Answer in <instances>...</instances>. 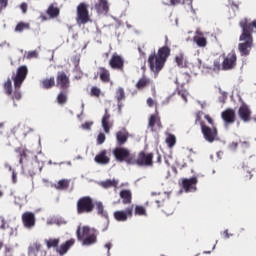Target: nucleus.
<instances>
[{
	"mask_svg": "<svg viewBox=\"0 0 256 256\" xmlns=\"http://www.w3.org/2000/svg\"><path fill=\"white\" fill-rule=\"evenodd\" d=\"M55 223H57V225H66V220H64V218H57V220H55Z\"/></svg>",
	"mask_w": 256,
	"mask_h": 256,
	"instance_id": "obj_55",
	"label": "nucleus"
},
{
	"mask_svg": "<svg viewBox=\"0 0 256 256\" xmlns=\"http://www.w3.org/2000/svg\"><path fill=\"white\" fill-rule=\"evenodd\" d=\"M47 15H49L51 19H55L56 17H59L60 15L59 7H55V5H49L47 9Z\"/></svg>",
	"mask_w": 256,
	"mask_h": 256,
	"instance_id": "obj_32",
	"label": "nucleus"
},
{
	"mask_svg": "<svg viewBox=\"0 0 256 256\" xmlns=\"http://www.w3.org/2000/svg\"><path fill=\"white\" fill-rule=\"evenodd\" d=\"M94 9L98 15H107L109 13L110 5L108 0H97L94 4Z\"/></svg>",
	"mask_w": 256,
	"mask_h": 256,
	"instance_id": "obj_19",
	"label": "nucleus"
},
{
	"mask_svg": "<svg viewBox=\"0 0 256 256\" xmlns=\"http://www.w3.org/2000/svg\"><path fill=\"white\" fill-rule=\"evenodd\" d=\"M204 118L206 119V121H208V123H210V125H214V121H213V118L211 117V115L206 114V115H204Z\"/></svg>",
	"mask_w": 256,
	"mask_h": 256,
	"instance_id": "obj_54",
	"label": "nucleus"
},
{
	"mask_svg": "<svg viewBox=\"0 0 256 256\" xmlns=\"http://www.w3.org/2000/svg\"><path fill=\"white\" fill-rule=\"evenodd\" d=\"M135 215H147L146 208L143 205H136Z\"/></svg>",
	"mask_w": 256,
	"mask_h": 256,
	"instance_id": "obj_43",
	"label": "nucleus"
},
{
	"mask_svg": "<svg viewBox=\"0 0 256 256\" xmlns=\"http://www.w3.org/2000/svg\"><path fill=\"white\" fill-rule=\"evenodd\" d=\"M129 139V131L125 127L116 132V141L118 147H122Z\"/></svg>",
	"mask_w": 256,
	"mask_h": 256,
	"instance_id": "obj_21",
	"label": "nucleus"
},
{
	"mask_svg": "<svg viewBox=\"0 0 256 256\" xmlns=\"http://www.w3.org/2000/svg\"><path fill=\"white\" fill-rule=\"evenodd\" d=\"M202 134L204 135V139H206V141L213 143V141H215L218 137V129L215 126V123L212 125V127H209L206 125V123H204Z\"/></svg>",
	"mask_w": 256,
	"mask_h": 256,
	"instance_id": "obj_12",
	"label": "nucleus"
},
{
	"mask_svg": "<svg viewBox=\"0 0 256 256\" xmlns=\"http://www.w3.org/2000/svg\"><path fill=\"white\" fill-rule=\"evenodd\" d=\"M241 146L248 148V147H250V143H249V141H241Z\"/></svg>",
	"mask_w": 256,
	"mask_h": 256,
	"instance_id": "obj_60",
	"label": "nucleus"
},
{
	"mask_svg": "<svg viewBox=\"0 0 256 256\" xmlns=\"http://www.w3.org/2000/svg\"><path fill=\"white\" fill-rule=\"evenodd\" d=\"M170 55H171V47H169L168 37H166V44L163 47H160L158 49L157 55L156 53H152L148 57L150 70L153 71L154 73H159L163 69Z\"/></svg>",
	"mask_w": 256,
	"mask_h": 256,
	"instance_id": "obj_1",
	"label": "nucleus"
},
{
	"mask_svg": "<svg viewBox=\"0 0 256 256\" xmlns=\"http://www.w3.org/2000/svg\"><path fill=\"white\" fill-rule=\"evenodd\" d=\"M166 143L168 147H174V145L177 143L176 135L169 133V135L166 137Z\"/></svg>",
	"mask_w": 256,
	"mask_h": 256,
	"instance_id": "obj_40",
	"label": "nucleus"
},
{
	"mask_svg": "<svg viewBox=\"0 0 256 256\" xmlns=\"http://www.w3.org/2000/svg\"><path fill=\"white\" fill-rule=\"evenodd\" d=\"M224 237L226 239H229V237H230L229 230H224Z\"/></svg>",
	"mask_w": 256,
	"mask_h": 256,
	"instance_id": "obj_63",
	"label": "nucleus"
},
{
	"mask_svg": "<svg viewBox=\"0 0 256 256\" xmlns=\"http://www.w3.org/2000/svg\"><path fill=\"white\" fill-rule=\"evenodd\" d=\"M147 105H149V107H153L155 105V101L152 99V97H148Z\"/></svg>",
	"mask_w": 256,
	"mask_h": 256,
	"instance_id": "obj_58",
	"label": "nucleus"
},
{
	"mask_svg": "<svg viewBox=\"0 0 256 256\" xmlns=\"http://www.w3.org/2000/svg\"><path fill=\"white\" fill-rule=\"evenodd\" d=\"M76 209L78 215H82V213H92L95 209V200L91 195H83L77 199Z\"/></svg>",
	"mask_w": 256,
	"mask_h": 256,
	"instance_id": "obj_4",
	"label": "nucleus"
},
{
	"mask_svg": "<svg viewBox=\"0 0 256 256\" xmlns=\"http://www.w3.org/2000/svg\"><path fill=\"white\" fill-rule=\"evenodd\" d=\"M22 222L24 224V227H27L28 229H32V227H35L36 225V216L33 211H25L24 214H22Z\"/></svg>",
	"mask_w": 256,
	"mask_h": 256,
	"instance_id": "obj_18",
	"label": "nucleus"
},
{
	"mask_svg": "<svg viewBox=\"0 0 256 256\" xmlns=\"http://www.w3.org/2000/svg\"><path fill=\"white\" fill-rule=\"evenodd\" d=\"M133 209L134 205H129L126 209L114 211V219H116V221H127L129 217H133Z\"/></svg>",
	"mask_w": 256,
	"mask_h": 256,
	"instance_id": "obj_13",
	"label": "nucleus"
},
{
	"mask_svg": "<svg viewBox=\"0 0 256 256\" xmlns=\"http://www.w3.org/2000/svg\"><path fill=\"white\" fill-rule=\"evenodd\" d=\"M148 129L151 131H159L160 129H163V123L161 122V117L157 109L148 119Z\"/></svg>",
	"mask_w": 256,
	"mask_h": 256,
	"instance_id": "obj_11",
	"label": "nucleus"
},
{
	"mask_svg": "<svg viewBox=\"0 0 256 256\" xmlns=\"http://www.w3.org/2000/svg\"><path fill=\"white\" fill-rule=\"evenodd\" d=\"M69 99V90L67 89H60L56 101L59 103V105H65V103H68Z\"/></svg>",
	"mask_w": 256,
	"mask_h": 256,
	"instance_id": "obj_24",
	"label": "nucleus"
},
{
	"mask_svg": "<svg viewBox=\"0 0 256 256\" xmlns=\"http://www.w3.org/2000/svg\"><path fill=\"white\" fill-rule=\"evenodd\" d=\"M106 135L105 133H99L97 137V143L101 145L102 143H105Z\"/></svg>",
	"mask_w": 256,
	"mask_h": 256,
	"instance_id": "obj_48",
	"label": "nucleus"
},
{
	"mask_svg": "<svg viewBox=\"0 0 256 256\" xmlns=\"http://www.w3.org/2000/svg\"><path fill=\"white\" fill-rule=\"evenodd\" d=\"M56 86L59 89L69 90L71 87V81L69 75L65 71H58L56 75Z\"/></svg>",
	"mask_w": 256,
	"mask_h": 256,
	"instance_id": "obj_10",
	"label": "nucleus"
},
{
	"mask_svg": "<svg viewBox=\"0 0 256 256\" xmlns=\"http://www.w3.org/2000/svg\"><path fill=\"white\" fill-rule=\"evenodd\" d=\"M156 203L158 207H161V205H164V200L156 199Z\"/></svg>",
	"mask_w": 256,
	"mask_h": 256,
	"instance_id": "obj_62",
	"label": "nucleus"
},
{
	"mask_svg": "<svg viewBox=\"0 0 256 256\" xmlns=\"http://www.w3.org/2000/svg\"><path fill=\"white\" fill-rule=\"evenodd\" d=\"M41 244H32V246H29L28 248V255L29 256H37V254L39 253V251H41Z\"/></svg>",
	"mask_w": 256,
	"mask_h": 256,
	"instance_id": "obj_36",
	"label": "nucleus"
},
{
	"mask_svg": "<svg viewBox=\"0 0 256 256\" xmlns=\"http://www.w3.org/2000/svg\"><path fill=\"white\" fill-rule=\"evenodd\" d=\"M222 69V64L220 59H214V63H213V71L215 72H219Z\"/></svg>",
	"mask_w": 256,
	"mask_h": 256,
	"instance_id": "obj_45",
	"label": "nucleus"
},
{
	"mask_svg": "<svg viewBox=\"0 0 256 256\" xmlns=\"http://www.w3.org/2000/svg\"><path fill=\"white\" fill-rule=\"evenodd\" d=\"M240 41L238 45V50L240 55L247 57L250 55L252 47H253V37L252 33H241Z\"/></svg>",
	"mask_w": 256,
	"mask_h": 256,
	"instance_id": "obj_6",
	"label": "nucleus"
},
{
	"mask_svg": "<svg viewBox=\"0 0 256 256\" xmlns=\"http://www.w3.org/2000/svg\"><path fill=\"white\" fill-rule=\"evenodd\" d=\"M70 185V182L68 179H60V181H58L56 187L57 189H68Z\"/></svg>",
	"mask_w": 256,
	"mask_h": 256,
	"instance_id": "obj_42",
	"label": "nucleus"
},
{
	"mask_svg": "<svg viewBox=\"0 0 256 256\" xmlns=\"http://www.w3.org/2000/svg\"><path fill=\"white\" fill-rule=\"evenodd\" d=\"M28 29H30V23H25L23 21H20V23H18V25H16L15 31L22 32V31H26Z\"/></svg>",
	"mask_w": 256,
	"mask_h": 256,
	"instance_id": "obj_41",
	"label": "nucleus"
},
{
	"mask_svg": "<svg viewBox=\"0 0 256 256\" xmlns=\"http://www.w3.org/2000/svg\"><path fill=\"white\" fill-rule=\"evenodd\" d=\"M3 87L6 95H12L13 85H12V79L10 77H8V79L4 82Z\"/></svg>",
	"mask_w": 256,
	"mask_h": 256,
	"instance_id": "obj_37",
	"label": "nucleus"
},
{
	"mask_svg": "<svg viewBox=\"0 0 256 256\" xmlns=\"http://www.w3.org/2000/svg\"><path fill=\"white\" fill-rule=\"evenodd\" d=\"M175 62L179 67H183L184 65V55L183 53H180L179 55L175 56Z\"/></svg>",
	"mask_w": 256,
	"mask_h": 256,
	"instance_id": "obj_44",
	"label": "nucleus"
},
{
	"mask_svg": "<svg viewBox=\"0 0 256 256\" xmlns=\"http://www.w3.org/2000/svg\"><path fill=\"white\" fill-rule=\"evenodd\" d=\"M153 158H154L153 152L147 153V151L143 150L137 154V157L134 153L133 165L153 167L154 165Z\"/></svg>",
	"mask_w": 256,
	"mask_h": 256,
	"instance_id": "obj_7",
	"label": "nucleus"
},
{
	"mask_svg": "<svg viewBox=\"0 0 256 256\" xmlns=\"http://www.w3.org/2000/svg\"><path fill=\"white\" fill-rule=\"evenodd\" d=\"M60 238H49V240H45L47 249H51V247H55L56 251L59 249Z\"/></svg>",
	"mask_w": 256,
	"mask_h": 256,
	"instance_id": "obj_34",
	"label": "nucleus"
},
{
	"mask_svg": "<svg viewBox=\"0 0 256 256\" xmlns=\"http://www.w3.org/2000/svg\"><path fill=\"white\" fill-rule=\"evenodd\" d=\"M156 161H157V163H162V155H161V153H157Z\"/></svg>",
	"mask_w": 256,
	"mask_h": 256,
	"instance_id": "obj_61",
	"label": "nucleus"
},
{
	"mask_svg": "<svg viewBox=\"0 0 256 256\" xmlns=\"http://www.w3.org/2000/svg\"><path fill=\"white\" fill-rule=\"evenodd\" d=\"M102 187H117L118 181L116 179H106V181L101 182Z\"/></svg>",
	"mask_w": 256,
	"mask_h": 256,
	"instance_id": "obj_39",
	"label": "nucleus"
},
{
	"mask_svg": "<svg viewBox=\"0 0 256 256\" xmlns=\"http://www.w3.org/2000/svg\"><path fill=\"white\" fill-rule=\"evenodd\" d=\"M9 0H0V13L8 6Z\"/></svg>",
	"mask_w": 256,
	"mask_h": 256,
	"instance_id": "obj_50",
	"label": "nucleus"
},
{
	"mask_svg": "<svg viewBox=\"0 0 256 256\" xmlns=\"http://www.w3.org/2000/svg\"><path fill=\"white\" fill-rule=\"evenodd\" d=\"M12 182L17 183V173L15 170L12 171Z\"/></svg>",
	"mask_w": 256,
	"mask_h": 256,
	"instance_id": "obj_59",
	"label": "nucleus"
},
{
	"mask_svg": "<svg viewBox=\"0 0 256 256\" xmlns=\"http://www.w3.org/2000/svg\"><path fill=\"white\" fill-rule=\"evenodd\" d=\"M107 153V149H102V151L95 155L94 161H96V163H100L101 165H107L111 161V157H109Z\"/></svg>",
	"mask_w": 256,
	"mask_h": 256,
	"instance_id": "obj_22",
	"label": "nucleus"
},
{
	"mask_svg": "<svg viewBox=\"0 0 256 256\" xmlns=\"http://www.w3.org/2000/svg\"><path fill=\"white\" fill-rule=\"evenodd\" d=\"M203 111H197L195 114V124L197 125L198 123H200V127L202 129V133H203V127L205 126V121H203Z\"/></svg>",
	"mask_w": 256,
	"mask_h": 256,
	"instance_id": "obj_38",
	"label": "nucleus"
},
{
	"mask_svg": "<svg viewBox=\"0 0 256 256\" xmlns=\"http://www.w3.org/2000/svg\"><path fill=\"white\" fill-rule=\"evenodd\" d=\"M239 25L243 33H252L256 29V19L254 21H249V19H241Z\"/></svg>",
	"mask_w": 256,
	"mask_h": 256,
	"instance_id": "obj_20",
	"label": "nucleus"
},
{
	"mask_svg": "<svg viewBox=\"0 0 256 256\" xmlns=\"http://www.w3.org/2000/svg\"><path fill=\"white\" fill-rule=\"evenodd\" d=\"M91 125H93V122L85 121V123H82L81 127L82 129H91Z\"/></svg>",
	"mask_w": 256,
	"mask_h": 256,
	"instance_id": "obj_51",
	"label": "nucleus"
},
{
	"mask_svg": "<svg viewBox=\"0 0 256 256\" xmlns=\"http://www.w3.org/2000/svg\"><path fill=\"white\" fill-rule=\"evenodd\" d=\"M90 95H92L93 97H100L101 89L99 87H91Z\"/></svg>",
	"mask_w": 256,
	"mask_h": 256,
	"instance_id": "obj_47",
	"label": "nucleus"
},
{
	"mask_svg": "<svg viewBox=\"0 0 256 256\" xmlns=\"http://www.w3.org/2000/svg\"><path fill=\"white\" fill-rule=\"evenodd\" d=\"M221 117L224 121V125H232L236 121V111L235 109L228 107L227 109H224V111H222Z\"/></svg>",
	"mask_w": 256,
	"mask_h": 256,
	"instance_id": "obj_15",
	"label": "nucleus"
},
{
	"mask_svg": "<svg viewBox=\"0 0 256 256\" xmlns=\"http://www.w3.org/2000/svg\"><path fill=\"white\" fill-rule=\"evenodd\" d=\"M238 117L245 123L252 120V109L247 103H242L238 109Z\"/></svg>",
	"mask_w": 256,
	"mask_h": 256,
	"instance_id": "obj_14",
	"label": "nucleus"
},
{
	"mask_svg": "<svg viewBox=\"0 0 256 256\" xmlns=\"http://www.w3.org/2000/svg\"><path fill=\"white\" fill-rule=\"evenodd\" d=\"M116 161L127 163L128 165H134V153H131L129 147H115L112 151Z\"/></svg>",
	"mask_w": 256,
	"mask_h": 256,
	"instance_id": "obj_5",
	"label": "nucleus"
},
{
	"mask_svg": "<svg viewBox=\"0 0 256 256\" xmlns=\"http://www.w3.org/2000/svg\"><path fill=\"white\" fill-rule=\"evenodd\" d=\"M120 197L123 200V203L127 204V203H131L132 201V191H130V189H122L120 191Z\"/></svg>",
	"mask_w": 256,
	"mask_h": 256,
	"instance_id": "obj_31",
	"label": "nucleus"
},
{
	"mask_svg": "<svg viewBox=\"0 0 256 256\" xmlns=\"http://www.w3.org/2000/svg\"><path fill=\"white\" fill-rule=\"evenodd\" d=\"M153 83L152 79L149 77H146V75H143L138 79L136 83V88L137 89H145V87H148V85H151Z\"/></svg>",
	"mask_w": 256,
	"mask_h": 256,
	"instance_id": "obj_27",
	"label": "nucleus"
},
{
	"mask_svg": "<svg viewBox=\"0 0 256 256\" xmlns=\"http://www.w3.org/2000/svg\"><path fill=\"white\" fill-rule=\"evenodd\" d=\"M105 247H107L108 251H110L112 244L111 242H108V244H105Z\"/></svg>",
	"mask_w": 256,
	"mask_h": 256,
	"instance_id": "obj_64",
	"label": "nucleus"
},
{
	"mask_svg": "<svg viewBox=\"0 0 256 256\" xmlns=\"http://www.w3.org/2000/svg\"><path fill=\"white\" fill-rule=\"evenodd\" d=\"M41 85L44 89H52V87H55L56 85L55 77H46L45 79H42Z\"/></svg>",
	"mask_w": 256,
	"mask_h": 256,
	"instance_id": "obj_30",
	"label": "nucleus"
},
{
	"mask_svg": "<svg viewBox=\"0 0 256 256\" xmlns=\"http://www.w3.org/2000/svg\"><path fill=\"white\" fill-rule=\"evenodd\" d=\"M229 11H233V16L236 15V11H239V5L232 3L229 7Z\"/></svg>",
	"mask_w": 256,
	"mask_h": 256,
	"instance_id": "obj_49",
	"label": "nucleus"
},
{
	"mask_svg": "<svg viewBox=\"0 0 256 256\" xmlns=\"http://www.w3.org/2000/svg\"><path fill=\"white\" fill-rule=\"evenodd\" d=\"M187 0H170L171 5H178L179 3H186Z\"/></svg>",
	"mask_w": 256,
	"mask_h": 256,
	"instance_id": "obj_56",
	"label": "nucleus"
},
{
	"mask_svg": "<svg viewBox=\"0 0 256 256\" xmlns=\"http://www.w3.org/2000/svg\"><path fill=\"white\" fill-rule=\"evenodd\" d=\"M99 75L103 83H109L111 81V73L106 67H99Z\"/></svg>",
	"mask_w": 256,
	"mask_h": 256,
	"instance_id": "obj_28",
	"label": "nucleus"
},
{
	"mask_svg": "<svg viewBox=\"0 0 256 256\" xmlns=\"http://www.w3.org/2000/svg\"><path fill=\"white\" fill-rule=\"evenodd\" d=\"M20 9H22V12H23V13H27V10H28V5H27V3H21Z\"/></svg>",
	"mask_w": 256,
	"mask_h": 256,
	"instance_id": "obj_57",
	"label": "nucleus"
},
{
	"mask_svg": "<svg viewBox=\"0 0 256 256\" xmlns=\"http://www.w3.org/2000/svg\"><path fill=\"white\" fill-rule=\"evenodd\" d=\"M237 53L235 51H231L224 57V60L222 61V70L229 71L231 69H235L237 65Z\"/></svg>",
	"mask_w": 256,
	"mask_h": 256,
	"instance_id": "obj_9",
	"label": "nucleus"
},
{
	"mask_svg": "<svg viewBox=\"0 0 256 256\" xmlns=\"http://www.w3.org/2000/svg\"><path fill=\"white\" fill-rule=\"evenodd\" d=\"M78 241H82L83 245H93L97 243V237L99 232L95 228H89V226H78L76 231Z\"/></svg>",
	"mask_w": 256,
	"mask_h": 256,
	"instance_id": "obj_2",
	"label": "nucleus"
},
{
	"mask_svg": "<svg viewBox=\"0 0 256 256\" xmlns=\"http://www.w3.org/2000/svg\"><path fill=\"white\" fill-rule=\"evenodd\" d=\"M198 177H185L182 179V187L186 192L197 191Z\"/></svg>",
	"mask_w": 256,
	"mask_h": 256,
	"instance_id": "obj_17",
	"label": "nucleus"
},
{
	"mask_svg": "<svg viewBox=\"0 0 256 256\" xmlns=\"http://www.w3.org/2000/svg\"><path fill=\"white\" fill-rule=\"evenodd\" d=\"M109 65L112 69H118L119 71H124L125 59H123L121 55L114 53L109 61Z\"/></svg>",
	"mask_w": 256,
	"mask_h": 256,
	"instance_id": "obj_16",
	"label": "nucleus"
},
{
	"mask_svg": "<svg viewBox=\"0 0 256 256\" xmlns=\"http://www.w3.org/2000/svg\"><path fill=\"white\" fill-rule=\"evenodd\" d=\"M178 95H180L182 99H184V101L187 103L189 95L187 89H178Z\"/></svg>",
	"mask_w": 256,
	"mask_h": 256,
	"instance_id": "obj_46",
	"label": "nucleus"
},
{
	"mask_svg": "<svg viewBox=\"0 0 256 256\" xmlns=\"http://www.w3.org/2000/svg\"><path fill=\"white\" fill-rule=\"evenodd\" d=\"M76 21L78 25H85L91 21V17L89 15V5H87V3H79L77 6Z\"/></svg>",
	"mask_w": 256,
	"mask_h": 256,
	"instance_id": "obj_8",
	"label": "nucleus"
},
{
	"mask_svg": "<svg viewBox=\"0 0 256 256\" xmlns=\"http://www.w3.org/2000/svg\"><path fill=\"white\" fill-rule=\"evenodd\" d=\"M116 99H117V104H118V109H122L123 107V99H126V94H125V89L123 87H118V89H116V95H115Z\"/></svg>",
	"mask_w": 256,
	"mask_h": 256,
	"instance_id": "obj_26",
	"label": "nucleus"
},
{
	"mask_svg": "<svg viewBox=\"0 0 256 256\" xmlns=\"http://www.w3.org/2000/svg\"><path fill=\"white\" fill-rule=\"evenodd\" d=\"M239 143L236 141H232V143L229 144V148L232 149V151H236L238 148Z\"/></svg>",
	"mask_w": 256,
	"mask_h": 256,
	"instance_id": "obj_52",
	"label": "nucleus"
},
{
	"mask_svg": "<svg viewBox=\"0 0 256 256\" xmlns=\"http://www.w3.org/2000/svg\"><path fill=\"white\" fill-rule=\"evenodd\" d=\"M28 59H32L33 57H38L37 51H29L27 54Z\"/></svg>",
	"mask_w": 256,
	"mask_h": 256,
	"instance_id": "obj_53",
	"label": "nucleus"
},
{
	"mask_svg": "<svg viewBox=\"0 0 256 256\" xmlns=\"http://www.w3.org/2000/svg\"><path fill=\"white\" fill-rule=\"evenodd\" d=\"M192 41L194 43H196L197 47H207L208 45V39L207 37H205L204 33H196V35H194Z\"/></svg>",
	"mask_w": 256,
	"mask_h": 256,
	"instance_id": "obj_23",
	"label": "nucleus"
},
{
	"mask_svg": "<svg viewBox=\"0 0 256 256\" xmlns=\"http://www.w3.org/2000/svg\"><path fill=\"white\" fill-rule=\"evenodd\" d=\"M110 119H111V114L108 112V109H105V113L102 117V127L104 128V131L106 133H109L111 129V125L109 123Z\"/></svg>",
	"mask_w": 256,
	"mask_h": 256,
	"instance_id": "obj_29",
	"label": "nucleus"
},
{
	"mask_svg": "<svg viewBox=\"0 0 256 256\" xmlns=\"http://www.w3.org/2000/svg\"><path fill=\"white\" fill-rule=\"evenodd\" d=\"M29 73V69L27 65H21L18 67L16 71V75L13 77L14 79V92L12 94L13 100H20L22 98V93L20 91V88L22 86V83L25 81L27 75Z\"/></svg>",
	"mask_w": 256,
	"mask_h": 256,
	"instance_id": "obj_3",
	"label": "nucleus"
},
{
	"mask_svg": "<svg viewBox=\"0 0 256 256\" xmlns=\"http://www.w3.org/2000/svg\"><path fill=\"white\" fill-rule=\"evenodd\" d=\"M16 153L20 156V163L23 164L24 159L28 157L29 149H26V147H17Z\"/></svg>",
	"mask_w": 256,
	"mask_h": 256,
	"instance_id": "obj_35",
	"label": "nucleus"
},
{
	"mask_svg": "<svg viewBox=\"0 0 256 256\" xmlns=\"http://www.w3.org/2000/svg\"><path fill=\"white\" fill-rule=\"evenodd\" d=\"M94 207H96L98 215H102V217H109L107 211H105L103 201H96L94 203Z\"/></svg>",
	"mask_w": 256,
	"mask_h": 256,
	"instance_id": "obj_33",
	"label": "nucleus"
},
{
	"mask_svg": "<svg viewBox=\"0 0 256 256\" xmlns=\"http://www.w3.org/2000/svg\"><path fill=\"white\" fill-rule=\"evenodd\" d=\"M74 243H75L74 238H71V240H67V242H64V244H61V246H59L57 252L59 253L60 256H65V253L69 251L70 247H72Z\"/></svg>",
	"mask_w": 256,
	"mask_h": 256,
	"instance_id": "obj_25",
	"label": "nucleus"
}]
</instances>
